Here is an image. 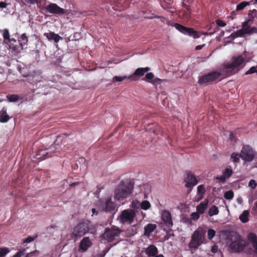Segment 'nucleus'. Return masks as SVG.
<instances>
[{"mask_svg": "<svg viewBox=\"0 0 257 257\" xmlns=\"http://www.w3.org/2000/svg\"><path fill=\"white\" fill-rule=\"evenodd\" d=\"M216 179L220 181L221 183H224L225 182L226 179V177H225L223 175L220 176H217Z\"/></svg>", "mask_w": 257, "mask_h": 257, "instance_id": "09e8293b", "label": "nucleus"}, {"mask_svg": "<svg viewBox=\"0 0 257 257\" xmlns=\"http://www.w3.org/2000/svg\"><path fill=\"white\" fill-rule=\"evenodd\" d=\"M257 186V183L254 180L251 179L248 183V186L252 189L255 188Z\"/></svg>", "mask_w": 257, "mask_h": 257, "instance_id": "37998d69", "label": "nucleus"}, {"mask_svg": "<svg viewBox=\"0 0 257 257\" xmlns=\"http://www.w3.org/2000/svg\"><path fill=\"white\" fill-rule=\"evenodd\" d=\"M161 21L164 22L165 20V18L164 17H161Z\"/></svg>", "mask_w": 257, "mask_h": 257, "instance_id": "0e129e2a", "label": "nucleus"}, {"mask_svg": "<svg viewBox=\"0 0 257 257\" xmlns=\"http://www.w3.org/2000/svg\"><path fill=\"white\" fill-rule=\"evenodd\" d=\"M248 32L246 31V29H239L237 30L236 32H234V34L236 35V37H244V36L247 34Z\"/></svg>", "mask_w": 257, "mask_h": 257, "instance_id": "c85d7f7f", "label": "nucleus"}, {"mask_svg": "<svg viewBox=\"0 0 257 257\" xmlns=\"http://www.w3.org/2000/svg\"><path fill=\"white\" fill-rule=\"evenodd\" d=\"M221 75V73L220 72L218 71H212L200 77L198 83L200 85H207L217 80Z\"/></svg>", "mask_w": 257, "mask_h": 257, "instance_id": "6e6552de", "label": "nucleus"}, {"mask_svg": "<svg viewBox=\"0 0 257 257\" xmlns=\"http://www.w3.org/2000/svg\"><path fill=\"white\" fill-rule=\"evenodd\" d=\"M233 134H230V139L233 140Z\"/></svg>", "mask_w": 257, "mask_h": 257, "instance_id": "680f3d73", "label": "nucleus"}, {"mask_svg": "<svg viewBox=\"0 0 257 257\" xmlns=\"http://www.w3.org/2000/svg\"><path fill=\"white\" fill-rule=\"evenodd\" d=\"M233 174L232 169L231 168H226L222 173V175L226 177V179L230 178Z\"/></svg>", "mask_w": 257, "mask_h": 257, "instance_id": "7c9ffc66", "label": "nucleus"}, {"mask_svg": "<svg viewBox=\"0 0 257 257\" xmlns=\"http://www.w3.org/2000/svg\"><path fill=\"white\" fill-rule=\"evenodd\" d=\"M248 240L252 243V247L255 249H257V236L255 233L250 232L247 236Z\"/></svg>", "mask_w": 257, "mask_h": 257, "instance_id": "b1692460", "label": "nucleus"}, {"mask_svg": "<svg viewBox=\"0 0 257 257\" xmlns=\"http://www.w3.org/2000/svg\"><path fill=\"white\" fill-rule=\"evenodd\" d=\"M158 248L154 244H151L145 248V253L148 257H154L158 253Z\"/></svg>", "mask_w": 257, "mask_h": 257, "instance_id": "6ab92c4d", "label": "nucleus"}, {"mask_svg": "<svg viewBox=\"0 0 257 257\" xmlns=\"http://www.w3.org/2000/svg\"><path fill=\"white\" fill-rule=\"evenodd\" d=\"M205 192V189L204 185H200L197 187V194L198 195V201L202 199L204 194Z\"/></svg>", "mask_w": 257, "mask_h": 257, "instance_id": "a878e982", "label": "nucleus"}, {"mask_svg": "<svg viewBox=\"0 0 257 257\" xmlns=\"http://www.w3.org/2000/svg\"><path fill=\"white\" fill-rule=\"evenodd\" d=\"M116 205L110 198L107 199L102 204V208L105 212H111L115 210Z\"/></svg>", "mask_w": 257, "mask_h": 257, "instance_id": "ddd939ff", "label": "nucleus"}, {"mask_svg": "<svg viewBox=\"0 0 257 257\" xmlns=\"http://www.w3.org/2000/svg\"><path fill=\"white\" fill-rule=\"evenodd\" d=\"M51 157H52V155L49 153L47 149L39 150L36 154L35 158L38 160L42 161Z\"/></svg>", "mask_w": 257, "mask_h": 257, "instance_id": "2eb2a0df", "label": "nucleus"}, {"mask_svg": "<svg viewBox=\"0 0 257 257\" xmlns=\"http://www.w3.org/2000/svg\"><path fill=\"white\" fill-rule=\"evenodd\" d=\"M167 24L169 26L174 27L178 31L184 35L192 37L194 39H197L200 37L198 32L195 31L193 28H188L179 23H174L171 21H168Z\"/></svg>", "mask_w": 257, "mask_h": 257, "instance_id": "423d86ee", "label": "nucleus"}, {"mask_svg": "<svg viewBox=\"0 0 257 257\" xmlns=\"http://www.w3.org/2000/svg\"><path fill=\"white\" fill-rule=\"evenodd\" d=\"M230 37H231V38H232L233 39H234V38H236V35H235V34H234V33H232L230 35Z\"/></svg>", "mask_w": 257, "mask_h": 257, "instance_id": "bf43d9fd", "label": "nucleus"}, {"mask_svg": "<svg viewBox=\"0 0 257 257\" xmlns=\"http://www.w3.org/2000/svg\"><path fill=\"white\" fill-rule=\"evenodd\" d=\"M10 119V116L7 114V109L3 107L0 111V122L2 123L7 122Z\"/></svg>", "mask_w": 257, "mask_h": 257, "instance_id": "4be33fe9", "label": "nucleus"}, {"mask_svg": "<svg viewBox=\"0 0 257 257\" xmlns=\"http://www.w3.org/2000/svg\"><path fill=\"white\" fill-rule=\"evenodd\" d=\"M199 214L197 211L193 212L190 215V219L193 220H197L199 218Z\"/></svg>", "mask_w": 257, "mask_h": 257, "instance_id": "a19ab883", "label": "nucleus"}, {"mask_svg": "<svg viewBox=\"0 0 257 257\" xmlns=\"http://www.w3.org/2000/svg\"><path fill=\"white\" fill-rule=\"evenodd\" d=\"M120 231V229L118 228H107L105 229V231L102 236L104 239L106 240L108 242H111L113 241L116 237L119 236Z\"/></svg>", "mask_w": 257, "mask_h": 257, "instance_id": "9b49d317", "label": "nucleus"}, {"mask_svg": "<svg viewBox=\"0 0 257 257\" xmlns=\"http://www.w3.org/2000/svg\"><path fill=\"white\" fill-rule=\"evenodd\" d=\"M90 229V222L88 220L82 221L76 225L73 229L72 237L75 240L80 238L87 233Z\"/></svg>", "mask_w": 257, "mask_h": 257, "instance_id": "20e7f679", "label": "nucleus"}, {"mask_svg": "<svg viewBox=\"0 0 257 257\" xmlns=\"http://www.w3.org/2000/svg\"><path fill=\"white\" fill-rule=\"evenodd\" d=\"M249 215V212L247 210H244L243 211L241 214L239 216V219L243 223H246L248 221V216Z\"/></svg>", "mask_w": 257, "mask_h": 257, "instance_id": "bb28decb", "label": "nucleus"}, {"mask_svg": "<svg viewBox=\"0 0 257 257\" xmlns=\"http://www.w3.org/2000/svg\"><path fill=\"white\" fill-rule=\"evenodd\" d=\"M154 257H164V256L163 254H158V255L156 254Z\"/></svg>", "mask_w": 257, "mask_h": 257, "instance_id": "052dcab7", "label": "nucleus"}, {"mask_svg": "<svg viewBox=\"0 0 257 257\" xmlns=\"http://www.w3.org/2000/svg\"><path fill=\"white\" fill-rule=\"evenodd\" d=\"M205 44H204L203 45H198V46H196L195 50H201L205 46Z\"/></svg>", "mask_w": 257, "mask_h": 257, "instance_id": "603ef678", "label": "nucleus"}, {"mask_svg": "<svg viewBox=\"0 0 257 257\" xmlns=\"http://www.w3.org/2000/svg\"><path fill=\"white\" fill-rule=\"evenodd\" d=\"M126 79H128V77H127V76L121 77V76H115L113 77V82H120V81H121Z\"/></svg>", "mask_w": 257, "mask_h": 257, "instance_id": "ea45409f", "label": "nucleus"}, {"mask_svg": "<svg viewBox=\"0 0 257 257\" xmlns=\"http://www.w3.org/2000/svg\"><path fill=\"white\" fill-rule=\"evenodd\" d=\"M134 186L131 183L126 185L120 184L115 189V199L119 201H122L130 196Z\"/></svg>", "mask_w": 257, "mask_h": 257, "instance_id": "39448f33", "label": "nucleus"}, {"mask_svg": "<svg viewBox=\"0 0 257 257\" xmlns=\"http://www.w3.org/2000/svg\"><path fill=\"white\" fill-rule=\"evenodd\" d=\"M136 211L132 209L123 210L117 218V220L123 224H131L134 221Z\"/></svg>", "mask_w": 257, "mask_h": 257, "instance_id": "0eeeda50", "label": "nucleus"}, {"mask_svg": "<svg viewBox=\"0 0 257 257\" xmlns=\"http://www.w3.org/2000/svg\"><path fill=\"white\" fill-rule=\"evenodd\" d=\"M217 246L216 245H214L212 246L211 251L213 253H215L217 252Z\"/></svg>", "mask_w": 257, "mask_h": 257, "instance_id": "6e6d98bb", "label": "nucleus"}, {"mask_svg": "<svg viewBox=\"0 0 257 257\" xmlns=\"http://www.w3.org/2000/svg\"><path fill=\"white\" fill-rule=\"evenodd\" d=\"M44 35L49 40H54L55 43H57L60 40L62 39V38L58 34H56L52 32L45 33Z\"/></svg>", "mask_w": 257, "mask_h": 257, "instance_id": "aec40b11", "label": "nucleus"}, {"mask_svg": "<svg viewBox=\"0 0 257 257\" xmlns=\"http://www.w3.org/2000/svg\"><path fill=\"white\" fill-rule=\"evenodd\" d=\"M162 79H161L160 78H156L154 80H153L152 81H150V82H152L153 84H155V83L160 84L162 82Z\"/></svg>", "mask_w": 257, "mask_h": 257, "instance_id": "8fccbe9b", "label": "nucleus"}, {"mask_svg": "<svg viewBox=\"0 0 257 257\" xmlns=\"http://www.w3.org/2000/svg\"><path fill=\"white\" fill-rule=\"evenodd\" d=\"M140 206L142 209L147 210L151 207V204L148 200H144L142 202Z\"/></svg>", "mask_w": 257, "mask_h": 257, "instance_id": "473e14b6", "label": "nucleus"}, {"mask_svg": "<svg viewBox=\"0 0 257 257\" xmlns=\"http://www.w3.org/2000/svg\"><path fill=\"white\" fill-rule=\"evenodd\" d=\"M231 158L232 159L233 161L235 163L238 162L239 161L238 154L236 153H232L231 155Z\"/></svg>", "mask_w": 257, "mask_h": 257, "instance_id": "79ce46f5", "label": "nucleus"}, {"mask_svg": "<svg viewBox=\"0 0 257 257\" xmlns=\"http://www.w3.org/2000/svg\"><path fill=\"white\" fill-rule=\"evenodd\" d=\"M208 204L207 199L201 202L196 207L197 211L200 214L204 213Z\"/></svg>", "mask_w": 257, "mask_h": 257, "instance_id": "5701e85b", "label": "nucleus"}, {"mask_svg": "<svg viewBox=\"0 0 257 257\" xmlns=\"http://www.w3.org/2000/svg\"><path fill=\"white\" fill-rule=\"evenodd\" d=\"M91 244L92 242L89 238L88 237H85L80 242L79 249L83 251H86Z\"/></svg>", "mask_w": 257, "mask_h": 257, "instance_id": "dca6fc26", "label": "nucleus"}, {"mask_svg": "<svg viewBox=\"0 0 257 257\" xmlns=\"http://www.w3.org/2000/svg\"><path fill=\"white\" fill-rule=\"evenodd\" d=\"M154 77V75L152 72L148 73L145 75V78L148 80H152Z\"/></svg>", "mask_w": 257, "mask_h": 257, "instance_id": "49530a36", "label": "nucleus"}, {"mask_svg": "<svg viewBox=\"0 0 257 257\" xmlns=\"http://www.w3.org/2000/svg\"><path fill=\"white\" fill-rule=\"evenodd\" d=\"M205 233L206 231L203 228H198L193 232L188 244V247L191 249V253H193L203 243Z\"/></svg>", "mask_w": 257, "mask_h": 257, "instance_id": "f03ea898", "label": "nucleus"}, {"mask_svg": "<svg viewBox=\"0 0 257 257\" xmlns=\"http://www.w3.org/2000/svg\"><path fill=\"white\" fill-rule=\"evenodd\" d=\"M80 184L79 182H75L70 184V187H74L75 186L78 185Z\"/></svg>", "mask_w": 257, "mask_h": 257, "instance_id": "5fc2aeb1", "label": "nucleus"}, {"mask_svg": "<svg viewBox=\"0 0 257 257\" xmlns=\"http://www.w3.org/2000/svg\"><path fill=\"white\" fill-rule=\"evenodd\" d=\"M230 37H231V38H232L233 39H234V38H236V35H235V34H234V33H232L230 35Z\"/></svg>", "mask_w": 257, "mask_h": 257, "instance_id": "13d9d810", "label": "nucleus"}, {"mask_svg": "<svg viewBox=\"0 0 257 257\" xmlns=\"http://www.w3.org/2000/svg\"><path fill=\"white\" fill-rule=\"evenodd\" d=\"M92 213H93V214H94V213L96 212V210H95V209L94 208H93V209H92Z\"/></svg>", "mask_w": 257, "mask_h": 257, "instance_id": "e2e57ef3", "label": "nucleus"}, {"mask_svg": "<svg viewBox=\"0 0 257 257\" xmlns=\"http://www.w3.org/2000/svg\"><path fill=\"white\" fill-rule=\"evenodd\" d=\"M216 23L219 27H225L226 25L224 22L220 20H217Z\"/></svg>", "mask_w": 257, "mask_h": 257, "instance_id": "de8ad7c7", "label": "nucleus"}, {"mask_svg": "<svg viewBox=\"0 0 257 257\" xmlns=\"http://www.w3.org/2000/svg\"><path fill=\"white\" fill-rule=\"evenodd\" d=\"M254 1L257 4V0H254Z\"/></svg>", "mask_w": 257, "mask_h": 257, "instance_id": "69168bd1", "label": "nucleus"}, {"mask_svg": "<svg viewBox=\"0 0 257 257\" xmlns=\"http://www.w3.org/2000/svg\"><path fill=\"white\" fill-rule=\"evenodd\" d=\"M143 70L144 71V73L145 74V73L148 72L150 70V67H145V68H143Z\"/></svg>", "mask_w": 257, "mask_h": 257, "instance_id": "4d7b16f0", "label": "nucleus"}, {"mask_svg": "<svg viewBox=\"0 0 257 257\" xmlns=\"http://www.w3.org/2000/svg\"><path fill=\"white\" fill-rule=\"evenodd\" d=\"M234 197V193L232 190L225 192L224 194V197L227 200H231Z\"/></svg>", "mask_w": 257, "mask_h": 257, "instance_id": "c9c22d12", "label": "nucleus"}, {"mask_svg": "<svg viewBox=\"0 0 257 257\" xmlns=\"http://www.w3.org/2000/svg\"><path fill=\"white\" fill-rule=\"evenodd\" d=\"M33 240H34L33 237H29L25 239V242L29 243V242L32 241Z\"/></svg>", "mask_w": 257, "mask_h": 257, "instance_id": "864d4df0", "label": "nucleus"}, {"mask_svg": "<svg viewBox=\"0 0 257 257\" xmlns=\"http://www.w3.org/2000/svg\"><path fill=\"white\" fill-rule=\"evenodd\" d=\"M215 235V231L213 229H209L207 231V237L209 239H212Z\"/></svg>", "mask_w": 257, "mask_h": 257, "instance_id": "58836bf2", "label": "nucleus"}, {"mask_svg": "<svg viewBox=\"0 0 257 257\" xmlns=\"http://www.w3.org/2000/svg\"><path fill=\"white\" fill-rule=\"evenodd\" d=\"M219 213V210L215 205H213L210 207L208 211V215L210 216H212L215 215H217Z\"/></svg>", "mask_w": 257, "mask_h": 257, "instance_id": "cd10ccee", "label": "nucleus"}, {"mask_svg": "<svg viewBox=\"0 0 257 257\" xmlns=\"http://www.w3.org/2000/svg\"><path fill=\"white\" fill-rule=\"evenodd\" d=\"M162 219L165 225L170 228L173 225L171 213L166 210H164L162 213Z\"/></svg>", "mask_w": 257, "mask_h": 257, "instance_id": "f8f14e48", "label": "nucleus"}, {"mask_svg": "<svg viewBox=\"0 0 257 257\" xmlns=\"http://www.w3.org/2000/svg\"><path fill=\"white\" fill-rule=\"evenodd\" d=\"M20 44L21 46L26 45L28 41V38L25 33L23 34L19 40Z\"/></svg>", "mask_w": 257, "mask_h": 257, "instance_id": "c756f323", "label": "nucleus"}, {"mask_svg": "<svg viewBox=\"0 0 257 257\" xmlns=\"http://www.w3.org/2000/svg\"><path fill=\"white\" fill-rule=\"evenodd\" d=\"M248 16L249 19H250L251 21L255 18H257V10L253 9L250 10L248 12Z\"/></svg>", "mask_w": 257, "mask_h": 257, "instance_id": "f704fd0d", "label": "nucleus"}, {"mask_svg": "<svg viewBox=\"0 0 257 257\" xmlns=\"http://www.w3.org/2000/svg\"><path fill=\"white\" fill-rule=\"evenodd\" d=\"M250 21V19H248L247 21L242 23L241 29H246V31L248 32V33H247V35L257 34V28L255 27H250L248 25V24Z\"/></svg>", "mask_w": 257, "mask_h": 257, "instance_id": "f3484780", "label": "nucleus"}, {"mask_svg": "<svg viewBox=\"0 0 257 257\" xmlns=\"http://www.w3.org/2000/svg\"><path fill=\"white\" fill-rule=\"evenodd\" d=\"M45 10L47 13L58 15H63L68 14L67 10L61 8L55 3H50L46 6Z\"/></svg>", "mask_w": 257, "mask_h": 257, "instance_id": "9d476101", "label": "nucleus"}, {"mask_svg": "<svg viewBox=\"0 0 257 257\" xmlns=\"http://www.w3.org/2000/svg\"><path fill=\"white\" fill-rule=\"evenodd\" d=\"M223 34H224L223 32L222 33H221V34L223 35Z\"/></svg>", "mask_w": 257, "mask_h": 257, "instance_id": "338daca9", "label": "nucleus"}, {"mask_svg": "<svg viewBox=\"0 0 257 257\" xmlns=\"http://www.w3.org/2000/svg\"><path fill=\"white\" fill-rule=\"evenodd\" d=\"M8 4L5 2H0V8H6Z\"/></svg>", "mask_w": 257, "mask_h": 257, "instance_id": "3c124183", "label": "nucleus"}, {"mask_svg": "<svg viewBox=\"0 0 257 257\" xmlns=\"http://www.w3.org/2000/svg\"><path fill=\"white\" fill-rule=\"evenodd\" d=\"M231 242L229 248L232 252H240L247 244L246 241L236 232H232L230 237Z\"/></svg>", "mask_w": 257, "mask_h": 257, "instance_id": "7ed1b4c3", "label": "nucleus"}, {"mask_svg": "<svg viewBox=\"0 0 257 257\" xmlns=\"http://www.w3.org/2000/svg\"><path fill=\"white\" fill-rule=\"evenodd\" d=\"M223 34H224L223 32L222 33H221V34L223 35Z\"/></svg>", "mask_w": 257, "mask_h": 257, "instance_id": "774afa93", "label": "nucleus"}, {"mask_svg": "<svg viewBox=\"0 0 257 257\" xmlns=\"http://www.w3.org/2000/svg\"><path fill=\"white\" fill-rule=\"evenodd\" d=\"M25 2L30 4H40L42 2V0H25Z\"/></svg>", "mask_w": 257, "mask_h": 257, "instance_id": "c03bdc74", "label": "nucleus"}, {"mask_svg": "<svg viewBox=\"0 0 257 257\" xmlns=\"http://www.w3.org/2000/svg\"><path fill=\"white\" fill-rule=\"evenodd\" d=\"M138 228V226L137 224L133 225L131 226L130 228L128 229V230L129 231L130 233L132 234H135L137 233Z\"/></svg>", "mask_w": 257, "mask_h": 257, "instance_id": "4c0bfd02", "label": "nucleus"}, {"mask_svg": "<svg viewBox=\"0 0 257 257\" xmlns=\"http://www.w3.org/2000/svg\"><path fill=\"white\" fill-rule=\"evenodd\" d=\"M245 61V56L243 55L232 57L230 62L224 64V72L228 76L235 74L243 68Z\"/></svg>", "mask_w": 257, "mask_h": 257, "instance_id": "f257e3e1", "label": "nucleus"}, {"mask_svg": "<svg viewBox=\"0 0 257 257\" xmlns=\"http://www.w3.org/2000/svg\"><path fill=\"white\" fill-rule=\"evenodd\" d=\"M249 5V2H242L237 5L236 10L237 11L242 10L245 7Z\"/></svg>", "mask_w": 257, "mask_h": 257, "instance_id": "2f4dec72", "label": "nucleus"}, {"mask_svg": "<svg viewBox=\"0 0 257 257\" xmlns=\"http://www.w3.org/2000/svg\"><path fill=\"white\" fill-rule=\"evenodd\" d=\"M10 251L7 247H0V257H5Z\"/></svg>", "mask_w": 257, "mask_h": 257, "instance_id": "e433bc0d", "label": "nucleus"}, {"mask_svg": "<svg viewBox=\"0 0 257 257\" xmlns=\"http://www.w3.org/2000/svg\"><path fill=\"white\" fill-rule=\"evenodd\" d=\"M182 7L185 8L186 10V11H187V12H188L189 13H191V9L190 8V6L186 5L185 3V2H184V1L182 2Z\"/></svg>", "mask_w": 257, "mask_h": 257, "instance_id": "a18cd8bd", "label": "nucleus"}, {"mask_svg": "<svg viewBox=\"0 0 257 257\" xmlns=\"http://www.w3.org/2000/svg\"><path fill=\"white\" fill-rule=\"evenodd\" d=\"M0 32H3V37L4 39V41L6 43H10L11 41H14L15 42H16V40H15L14 39H12L11 40L10 39V33H9V31L8 29H5L3 30H0Z\"/></svg>", "mask_w": 257, "mask_h": 257, "instance_id": "393cba45", "label": "nucleus"}, {"mask_svg": "<svg viewBox=\"0 0 257 257\" xmlns=\"http://www.w3.org/2000/svg\"><path fill=\"white\" fill-rule=\"evenodd\" d=\"M157 228L155 224L149 223L144 227V235L149 236L152 232H153Z\"/></svg>", "mask_w": 257, "mask_h": 257, "instance_id": "412c9836", "label": "nucleus"}, {"mask_svg": "<svg viewBox=\"0 0 257 257\" xmlns=\"http://www.w3.org/2000/svg\"><path fill=\"white\" fill-rule=\"evenodd\" d=\"M7 97L9 102H16L19 99V97L17 94L8 95Z\"/></svg>", "mask_w": 257, "mask_h": 257, "instance_id": "72a5a7b5", "label": "nucleus"}, {"mask_svg": "<svg viewBox=\"0 0 257 257\" xmlns=\"http://www.w3.org/2000/svg\"><path fill=\"white\" fill-rule=\"evenodd\" d=\"M144 74L145 73L143 70V68H139L135 70L132 75L128 76V79L133 81H137L139 79L140 77L143 76Z\"/></svg>", "mask_w": 257, "mask_h": 257, "instance_id": "a211bd4d", "label": "nucleus"}, {"mask_svg": "<svg viewBox=\"0 0 257 257\" xmlns=\"http://www.w3.org/2000/svg\"><path fill=\"white\" fill-rule=\"evenodd\" d=\"M184 181L186 183L185 186L187 188L191 187L198 183L196 177L190 172L187 174V177L185 179Z\"/></svg>", "mask_w": 257, "mask_h": 257, "instance_id": "4468645a", "label": "nucleus"}, {"mask_svg": "<svg viewBox=\"0 0 257 257\" xmlns=\"http://www.w3.org/2000/svg\"><path fill=\"white\" fill-rule=\"evenodd\" d=\"M239 156L242 160L245 161L251 162L254 157V151L249 146H243Z\"/></svg>", "mask_w": 257, "mask_h": 257, "instance_id": "1a4fd4ad", "label": "nucleus"}]
</instances>
